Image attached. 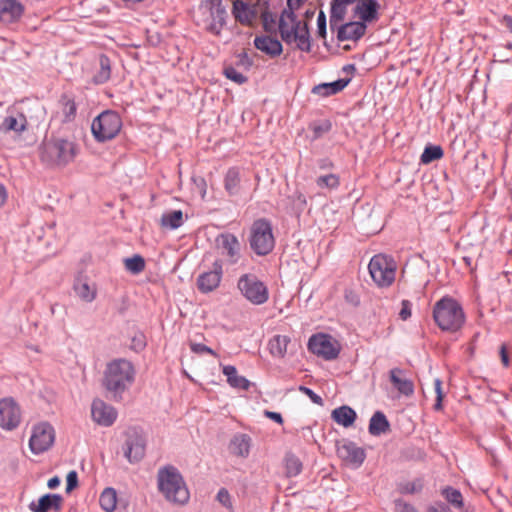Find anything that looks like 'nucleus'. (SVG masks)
<instances>
[{
  "label": "nucleus",
  "instance_id": "nucleus-57",
  "mask_svg": "<svg viewBox=\"0 0 512 512\" xmlns=\"http://www.w3.org/2000/svg\"><path fill=\"white\" fill-rule=\"evenodd\" d=\"M500 357H501L502 364L505 367H508L509 366V357H508V353H507V349H506V345L505 344H502L501 347H500Z\"/></svg>",
  "mask_w": 512,
  "mask_h": 512
},
{
  "label": "nucleus",
  "instance_id": "nucleus-52",
  "mask_svg": "<svg viewBox=\"0 0 512 512\" xmlns=\"http://www.w3.org/2000/svg\"><path fill=\"white\" fill-rule=\"evenodd\" d=\"M399 316L402 320H407L411 316V304L408 300L402 301V308Z\"/></svg>",
  "mask_w": 512,
  "mask_h": 512
},
{
  "label": "nucleus",
  "instance_id": "nucleus-50",
  "mask_svg": "<svg viewBox=\"0 0 512 512\" xmlns=\"http://www.w3.org/2000/svg\"><path fill=\"white\" fill-rule=\"evenodd\" d=\"M78 485V475L76 471H70L66 477V491L71 492Z\"/></svg>",
  "mask_w": 512,
  "mask_h": 512
},
{
  "label": "nucleus",
  "instance_id": "nucleus-38",
  "mask_svg": "<svg viewBox=\"0 0 512 512\" xmlns=\"http://www.w3.org/2000/svg\"><path fill=\"white\" fill-rule=\"evenodd\" d=\"M61 105V114L63 116V122H70L76 116V103L75 101L67 95H63L60 99Z\"/></svg>",
  "mask_w": 512,
  "mask_h": 512
},
{
  "label": "nucleus",
  "instance_id": "nucleus-59",
  "mask_svg": "<svg viewBox=\"0 0 512 512\" xmlns=\"http://www.w3.org/2000/svg\"><path fill=\"white\" fill-rule=\"evenodd\" d=\"M428 512H450V509L444 504H437L436 506L430 507Z\"/></svg>",
  "mask_w": 512,
  "mask_h": 512
},
{
  "label": "nucleus",
  "instance_id": "nucleus-32",
  "mask_svg": "<svg viewBox=\"0 0 512 512\" xmlns=\"http://www.w3.org/2000/svg\"><path fill=\"white\" fill-rule=\"evenodd\" d=\"M74 290L76 295L85 302H92L95 300L97 296V288L96 286L90 285L87 281H78L74 285Z\"/></svg>",
  "mask_w": 512,
  "mask_h": 512
},
{
  "label": "nucleus",
  "instance_id": "nucleus-58",
  "mask_svg": "<svg viewBox=\"0 0 512 512\" xmlns=\"http://www.w3.org/2000/svg\"><path fill=\"white\" fill-rule=\"evenodd\" d=\"M241 64L246 68L249 69L252 66V60L249 58L247 53L243 52L239 55Z\"/></svg>",
  "mask_w": 512,
  "mask_h": 512
},
{
  "label": "nucleus",
  "instance_id": "nucleus-9",
  "mask_svg": "<svg viewBox=\"0 0 512 512\" xmlns=\"http://www.w3.org/2000/svg\"><path fill=\"white\" fill-rule=\"evenodd\" d=\"M121 127L122 121L116 112L104 111L93 120L91 130L97 141L105 142L115 138Z\"/></svg>",
  "mask_w": 512,
  "mask_h": 512
},
{
  "label": "nucleus",
  "instance_id": "nucleus-42",
  "mask_svg": "<svg viewBox=\"0 0 512 512\" xmlns=\"http://www.w3.org/2000/svg\"><path fill=\"white\" fill-rule=\"evenodd\" d=\"M443 149L439 145H429L426 146L422 155H421V163L429 164L433 161L439 160L443 157Z\"/></svg>",
  "mask_w": 512,
  "mask_h": 512
},
{
  "label": "nucleus",
  "instance_id": "nucleus-15",
  "mask_svg": "<svg viewBox=\"0 0 512 512\" xmlns=\"http://www.w3.org/2000/svg\"><path fill=\"white\" fill-rule=\"evenodd\" d=\"M116 409L101 399H95L91 405V416L95 423L100 426L109 427L117 419Z\"/></svg>",
  "mask_w": 512,
  "mask_h": 512
},
{
  "label": "nucleus",
  "instance_id": "nucleus-39",
  "mask_svg": "<svg viewBox=\"0 0 512 512\" xmlns=\"http://www.w3.org/2000/svg\"><path fill=\"white\" fill-rule=\"evenodd\" d=\"M286 475L294 477L301 473L303 465L301 460L292 453H287L284 459Z\"/></svg>",
  "mask_w": 512,
  "mask_h": 512
},
{
  "label": "nucleus",
  "instance_id": "nucleus-43",
  "mask_svg": "<svg viewBox=\"0 0 512 512\" xmlns=\"http://www.w3.org/2000/svg\"><path fill=\"white\" fill-rule=\"evenodd\" d=\"M316 184L321 189H337L340 185V177L334 173L320 175L316 179Z\"/></svg>",
  "mask_w": 512,
  "mask_h": 512
},
{
  "label": "nucleus",
  "instance_id": "nucleus-20",
  "mask_svg": "<svg viewBox=\"0 0 512 512\" xmlns=\"http://www.w3.org/2000/svg\"><path fill=\"white\" fill-rule=\"evenodd\" d=\"M254 46L271 58L281 55L283 51L281 42L267 35L257 36L254 39Z\"/></svg>",
  "mask_w": 512,
  "mask_h": 512
},
{
  "label": "nucleus",
  "instance_id": "nucleus-62",
  "mask_svg": "<svg viewBox=\"0 0 512 512\" xmlns=\"http://www.w3.org/2000/svg\"><path fill=\"white\" fill-rule=\"evenodd\" d=\"M7 198V192L3 185H0V206L4 204Z\"/></svg>",
  "mask_w": 512,
  "mask_h": 512
},
{
  "label": "nucleus",
  "instance_id": "nucleus-2",
  "mask_svg": "<svg viewBox=\"0 0 512 512\" xmlns=\"http://www.w3.org/2000/svg\"><path fill=\"white\" fill-rule=\"evenodd\" d=\"M295 10L285 8L278 21V31L287 44L295 43L297 48L309 52L311 50L310 34L306 21H300Z\"/></svg>",
  "mask_w": 512,
  "mask_h": 512
},
{
  "label": "nucleus",
  "instance_id": "nucleus-61",
  "mask_svg": "<svg viewBox=\"0 0 512 512\" xmlns=\"http://www.w3.org/2000/svg\"><path fill=\"white\" fill-rule=\"evenodd\" d=\"M59 484H60V479L57 476L52 477L51 479H49L48 483H47V485H48V487L50 489H54V488L58 487Z\"/></svg>",
  "mask_w": 512,
  "mask_h": 512
},
{
  "label": "nucleus",
  "instance_id": "nucleus-45",
  "mask_svg": "<svg viewBox=\"0 0 512 512\" xmlns=\"http://www.w3.org/2000/svg\"><path fill=\"white\" fill-rule=\"evenodd\" d=\"M224 75L236 84H244L247 81V77L232 66L225 67Z\"/></svg>",
  "mask_w": 512,
  "mask_h": 512
},
{
  "label": "nucleus",
  "instance_id": "nucleus-23",
  "mask_svg": "<svg viewBox=\"0 0 512 512\" xmlns=\"http://www.w3.org/2000/svg\"><path fill=\"white\" fill-rule=\"evenodd\" d=\"M62 497L57 494H46L38 499L37 502H32L29 508L33 512H49L58 511L61 508Z\"/></svg>",
  "mask_w": 512,
  "mask_h": 512
},
{
  "label": "nucleus",
  "instance_id": "nucleus-60",
  "mask_svg": "<svg viewBox=\"0 0 512 512\" xmlns=\"http://www.w3.org/2000/svg\"><path fill=\"white\" fill-rule=\"evenodd\" d=\"M501 23L512 33V17L509 15H504Z\"/></svg>",
  "mask_w": 512,
  "mask_h": 512
},
{
  "label": "nucleus",
  "instance_id": "nucleus-18",
  "mask_svg": "<svg viewBox=\"0 0 512 512\" xmlns=\"http://www.w3.org/2000/svg\"><path fill=\"white\" fill-rule=\"evenodd\" d=\"M24 5L18 0H0V21L4 24L15 23L24 14Z\"/></svg>",
  "mask_w": 512,
  "mask_h": 512
},
{
  "label": "nucleus",
  "instance_id": "nucleus-27",
  "mask_svg": "<svg viewBox=\"0 0 512 512\" xmlns=\"http://www.w3.org/2000/svg\"><path fill=\"white\" fill-rule=\"evenodd\" d=\"M332 419L343 427H350L356 420V412L349 406H341L332 411Z\"/></svg>",
  "mask_w": 512,
  "mask_h": 512
},
{
  "label": "nucleus",
  "instance_id": "nucleus-44",
  "mask_svg": "<svg viewBox=\"0 0 512 512\" xmlns=\"http://www.w3.org/2000/svg\"><path fill=\"white\" fill-rule=\"evenodd\" d=\"M126 270L133 274H139L145 269V261L140 255H134L124 260Z\"/></svg>",
  "mask_w": 512,
  "mask_h": 512
},
{
  "label": "nucleus",
  "instance_id": "nucleus-53",
  "mask_svg": "<svg viewBox=\"0 0 512 512\" xmlns=\"http://www.w3.org/2000/svg\"><path fill=\"white\" fill-rule=\"evenodd\" d=\"M299 389L304 394H306L314 403H316V404L322 403V398L319 395H317L316 393H314V391H312L310 388L301 386Z\"/></svg>",
  "mask_w": 512,
  "mask_h": 512
},
{
  "label": "nucleus",
  "instance_id": "nucleus-48",
  "mask_svg": "<svg viewBox=\"0 0 512 512\" xmlns=\"http://www.w3.org/2000/svg\"><path fill=\"white\" fill-rule=\"evenodd\" d=\"M217 500L226 508L231 509L232 508V502L229 492L222 488L219 490L217 494Z\"/></svg>",
  "mask_w": 512,
  "mask_h": 512
},
{
  "label": "nucleus",
  "instance_id": "nucleus-5",
  "mask_svg": "<svg viewBox=\"0 0 512 512\" xmlns=\"http://www.w3.org/2000/svg\"><path fill=\"white\" fill-rule=\"evenodd\" d=\"M226 16L227 12L221 0H204L196 10L194 18L198 26L218 36L225 25Z\"/></svg>",
  "mask_w": 512,
  "mask_h": 512
},
{
  "label": "nucleus",
  "instance_id": "nucleus-40",
  "mask_svg": "<svg viewBox=\"0 0 512 512\" xmlns=\"http://www.w3.org/2000/svg\"><path fill=\"white\" fill-rule=\"evenodd\" d=\"M240 184V173L237 169L231 168L227 171L224 180L226 191L230 194H236Z\"/></svg>",
  "mask_w": 512,
  "mask_h": 512
},
{
  "label": "nucleus",
  "instance_id": "nucleus-47",
  "mask_svg": "<svg viewBox=\"0 0 512 512\" xmlns=\"http://www.w3.org/2000/svg\"><path fill=\"white\" fill-rule=\"evenodd\" d=\"M190 349L195 354L207 353V354H210V355H212L214 357H217V353L214 350H212L208 346H206L204 344H201V343L190 342Z\"/></svg>",
  "mask_w": 512,
  "mask_h": 512
},
{
  "label": "nucleus",
  "instance_id": "nucleus-13",
  "mask_svg": "<svg viewBox=\"0 0 512 512\" xmlns=\"http://www.w3.org/2000/svg\"><path fill=\"white\" fill-rule=\"evenodd\" d=\"M22 418V412L17 402L11 398L0 399V427L6 431L16 429Z\"/></svg>",
  "mask_w": 512,
  "mask_h": 512
},
{
  "label": "nucleus",
  "instance_id": "nucleus-1",
  "mask_svg": "<svg viewBox=\"0 0 512 512\" xmlns=\"http://www.w3.org/2000/svg\"><path fill=\"white\" fill-rule=\"evenodd\" d=\"M135 375L136 369L131 361L125 358L113 359L106 364L102 385L114 398H121L134 383Z\"/></svg>",
  "mask_w": 512,
  "mask_h": 512
},
{
  "label": "nucleus",
  "instance_id": "nucleus-10",
  "mask_svg": "<svg viewBox=\"0 0 512 512\" xmlns=\"http://www.w3.org/2000/svg\"><path fill=\"white\" fill-rule=\"evenodd\" d=\"M237 288L241 295L254 305H262L269 299L267 286L254 274L241 275L237 282Z\"/></svg>",
  "mask_w": 512,
  "mask_h": 512
},
{
  "label": "nucleus",
  "instance_id": "nucleus-36",
  "mask_svg": "<svg viewBox=\"0 0 512 512\" xmlns=\"http://www.w3.org/2000/svg\"><path fill=\"white\" fill-rule=\"evenodd\" d=\"M99 71L94 75L93 81L96 84H103L111 77V63L107 56L101 55L99 57Z\"/></svg>",
  "mask_w": 512,
  "mask_h": 512
},
{
  "label": "nucleus",
  "instance_id": "nucleus-14",
  "mask_svg": "<svg viewBox=\"0 0 512 512\" xmlns=\"http://www.w3.org/2000/svg\"><path fill=\"white\" fill-rule=\"evenodd\" d=\"M215 249L226 257L230 263H236L240 251V243L237 237L230 233H223L215 239Z\"/></svg>",
  "mask_w": 512,
  "mask_h": 512
},
{
  "label": "nucleus",
  "instance_id": "nucleus-34",
  "mask_svg": "<svg viewBox=\"0 0 512 512\" xmlns=\"http://www.w3.org/2000/svg\"><path fill=\"white\" fill-rule=\"evenodd\" d=\"M250 450V438L246 435H239L234 437L230 444V451L232 454L240 457H246Z\"/></svg>",
  "mask_w": 512,
  "mask_h": 512
},
{
  "label": "nucleus",
  "instance_id": "nucleus-4",
  "mask_svg": "<svg viewBox=\"0 0 512 512\" xmlns=\"http://www.w3.org/2000/svg\"><path fill=\"white\" fill-rule=\"evenodd\" d=\"M158 488L164 497L174 504L184 505L190 498L189 490L182 476L173 467L159 470Z\"/></svg>",
  "mask_w": 512,
  "mask_h": 512
},
{
  "label": "nucleus",
  "instance_id": "nucleus-11",
  "mask_svg": "<svg viewBox=\"0 0 512 512\" xmlns=\"http://www.w3.org/2000/svg\"><path fill=\"white\" fill-rule=\"evenodd\" d=\"M55 431L47 422H41L33 426L29 439V447L34 454L47 451L54 443Z\"/></svg>",
  "mask_w": 512,
  "mask_h": 512
},
{
  "label": "nucleus",
  "instance_id": "nucleus-33",
  "mask_svg": "<svg viewBox=\"0 0 512 512\" xmlns=\"http://www.w3.org/2000/svg\"><path fill=\"white\" fill-rule=\"evenodd\" d=\"M389 430V422L382 412H376L370 419L369 433L372 435H380Z\"/></svg>",
  "mask_w": 512,
  "mask_h": 512
},
{
  "label": "nucleus",
  "instance_id": "nucleus-25",
  "mask_svg": "<svg viewBox=\"0 0 512 512\" xmlns=\"http://www.w3.org/2000/svg\"><path fill=\"white\" fill-rule=\"evenodd\" d=\"M257 7L260 11V18L263 28L268 33H276L278 30L277 16L268 9V3L265 0H259Z\"/></svg>",
  "mask_w": 512,
  "mask_h": 512
},
{
  "label": "nucleus",
  "instance_id": "nucleus-56",
  "mask_svg": "<svg viewBox=\"0 0 512 512\" xmlns=\"http://www.w3.org/2000/svg\"><path fill=\"white\" fill-rule=\"evenodd\" d=\"M307 0H287V8L297 11Z\"/></svg>",
  "mask_w": 512,
  "mask_h": 512
},
{
  "label": "nucleus",
  "instance_id": "nucleus-49",
  "mask_svg": "<svg viewBox=\"0 0 512 512\" xmlns=\"http://www.w3.org/2000/svg\"><path fill=\"white\" fill-rule=\"evenodd\" d=\"M317 33L321 38L326 37V17L323 11H320L317 17Z\"/></svg>",
  "mask_w": 512,
  "mask_h": 512
},
{
  "label": "nucleus",
  "instance_id": "nucleus-19",
  "mask_svg": "<svg viewBox=\"0 0 512 512\" xmlns=\"http://www.w3.org/2000/svg\"><path fill=\"white\" fill-rule=\"evenodd\" d=\"M258 10L257 5L250 7L241 0H235L233 2L232 13L235 19L244 25H251L256 20Z\"/></svg>",
  "mask_w": 512,
  "mask_h": 512
},
{
  "label": "nucleus",
  "instance_id": "nucleus-46",
  "mask_svg": "<svg viewBox=\"0 0 512 512\" xmlns=\"http://www.w3.org/2000/svg\"><path fill=\"white\" fill-rule=\"evenodd\" d=\"M434 389L436 393V402L434 404V409L441 410L444 393L442 391V381L438 378L434 380Z\"/></svg>",
  "mask_w": 512,
  "mask_h": 512
},
{
  "label": "nucleus",
  "instance_id": "nucleus-22",
  "mask_svg": "<svg viewBox=\"0 0 512 512\" xmlns=\"http://www.w3.org/2000/svg\"><path fill=\"white\" fill-rule=\"evenodd\" d=\"M390 381L398 392L407 397L413 395L414 384L405 375V372L400 368H393L390 371Z\"/></svg>",
  "mask_w": 512,
  "mask_h": 512
},
{
  "label": "nucleus",
  "instance_id": "nucleus-55",
  "mask_svg": "<svg viewBox=\"0 0 512 512\" xmlns=\"http://www.w3.org/2000/svg\"><path fill=\"white\" fill-rule=\"evenodd\" d=\"M264 415H265L267 418H269V419H271V420L275 421V422H276V423H278V424H282V423H283V418H282V416H281V414H280V413L272 412V411H268V410H266V411H264Z\"/></svg>",
  "mask_w": 512,
  "mask_h": 512
},
{
  "label": "nucleus",
  "instance_id": "nucleus-31",
  "mask_svg": "<svg viewBox=\"0 0 512 512\" xmlns=\"http://www.w3.org/2000/svg\"><path fill=\"white\" fill-rule=\"evenodd\" d=\"M290 338L286 335H276L270 339L268 349L274 357L283 358L287 352Z\"/></svg>",
  "mask_w": 512,
  "mask_h": 512
},
{
  "label": "nucleus",
  "instance_id": "nucleus-7",
  "mask_svg": "<svg viewBox=\"0 0 512 512\" xmlns=\"http://www.w3.org/2000/svg\"><path fill=\"white\" fill-rule=\"evenodd\" d=\"M369 274L380 288L390 287L396 277L397 263L385 254L374 255L368 265Z\"/></svg>",
  "mask_w": 512,
  "mask_h": 512
},
{
  "label": "nucleus",
  "instance_id": "nucleus-64",
  "mask_svg": "<svg viewBox=\"0 0 512 512\" xmlns=\"http://www.w3.org/2000/svg\"><path fill=\"white\" fill-rule=\"evenodd\" d=\"M298 200L302 205H306V198L303 194L298 195Z\"/></svg>",
  "mask_w": 512,
  "mask_h": 512
},
{
  "label": "nucleus",
  "instance_id": "nucleus-51",
  "mask_svg": "<svg viewBox=\"0 0 512 512\" xmlns=\"http://www.w3.org/2000/svg\"><path fill=\"white\" fill-rule=\"evenodd\" d=\"M312 129H313V132H314V137L315 138H319L323 134H325L328 131H330L331 123L329 121H325V122H323V123H321L319 125H314Z\"/></svg>",
  "mask_w": 512,
  "mask_h": 512
},
{
  "label": "nucleus",
  "instance_id": "nucleus-63",
  "mask_svg": "<svg viewBox=\"0 0 512 512\" xmlns=\"http://www.w3.org/2000/svg\"><path fill=\"white\" fill-rule=\"evenodd\" d=\"M333 163L329 160H323L320 162L319 167L323 170L333 168Z\"/></svg>",
  "mask_w": 512,
  "mask_h": 512
},
{
  "label": "nucleus",
  "instance_id": "nucleus-29",
  "mask_svg": "<svg viewBox=\"0 0 512 512\" xmlns=\"http://www.w3.org/2000/svg\"><path fill=\"white\" fill-rule=\"evenodd\" d=\"M126 457L130 462L139 461L145 454V442L139 437L135 436L127 441Z\"/></svg>",
  "mask_w": 512,
  "mask_h": 512
},
{
  "label": "nucleus",
  "instance_id": "nucleus-8",
  "mask_svg": "<svg viewBox=\"0 0 512 512\" xmlns=\"http://www.w3.org/2000/svg\"><path fill=\"white\" fill-rule=\"evenodd\" d=\"M250 246L258 255H267L275 245L271 223L266 219H257L250 229Z\"/></svg>",
  "mask_w": 512,
  "mask_h": 512
},
{
  "label": "nucleus",
  "instance_id": "nucleus-16",
  "mask_svg": "<svg viewBox=\"0 0 512 512\" xmlns=\"http://www.w3.org/2000/svg\"><path fill=\"white\" fill-rule=\"evenodd\" d=\"M223 274L222 263L216 260L213 269L200 274L197 278V287L202 293H209L215 290L221 282Z\"/></svg>",
  "mask_w": 512,
  "mask_h": 512
},
{
  "label": "nucleus",
  "instance_id": "nucleus-6",
  "mask_svg": "<svg viewBox=\"0 0 512 512\" xmlns=\"http://www.w3.org/2000/svg\"><path fill=\"white\" fill-rule=\"evenodd\" d=\"M76 153V145L73 142L54 138L43 144L41 159L49 165L65 166L74 160Z\"/></svg>",
  "mask_w": 512,
  "mask_h": 512
},
{
  "label": "nucleus",
  "instance_id": "nucleus-28",
  "mask_svg": "<svg viewBox=\"0 0 512 512\" xmlns=\"http://www.w3.org/2000/svg\"><path fill=\"white\" fill-rule=\"evenodd\" d=\"M27 120L23 114H18L17 116L9 115L5 117L0 125L1 131L7 132H16L20 133L26 129Z\"/></svg>",
  "mask_w": 512,
  "mask_h": 512
},
{
  "label": "nucleus",
  "instance_id": "nucleus-41",
  "mask_svg": "<svg viewBox=\"0 0 512 512\" xmlns=\"http://www.w3.org/2000/svg\"><path fill=\"white\" fill-rule=\"evenodd\" d=\"M441 493L453 507L461 509L464 506L463 496L459 490L448 486L442 489Z\"/></svg>",
  "mask_w": 512,
  "mask_h": 512
},
{
  "label": "nucleus",
  "instance_id": "nucleus-24",
  "mask_svg": "<svg viewBox=\"0 0 512 512\" xmlns=\"http://www.w3.org/2000/svg\"><path fill=\"white\" fill-rule=\"evenodd\" d=\"M366 28V24L363 22H349L339 28L337 37L340 41H355L365 34Z\"/></svg>",
  "mask_w": 512,
  "mask_h": 512
},
{
  "label": "nucleus",
  "instance_id": "nucleus-21",
  "mask_svg": "<svg viewBox=\"0 0 512 512\" xmlns=\"http://www.w3.org/2000/svg\"><path fill=\"white\" fill-rule=\"evenodd\" d=\"M379 4L375 0H359L355 6V15L361 22H372L378 19Z\"/></svg>",
  "mask_w": 512,
  "mask_h": 512
},
{
  "label": "nucleus",
  "instance_id": "nucleus-54",
  "mask_svg": "<svg viewBox=\"0 0 512 512\" xmlns=\"http://www.w3.org/2000/svg\"><path fill=\"white\" fill-rule=\"evenodd\" d=\"M395 506L397 512H417L412 506L405 502L397 501Z\"/></svg>",
  "mask_w": 512,
  "mask_h": 512
},
{
  "label": "nucleus",
  "instance_id": "nucleus-12",
  "mask_svg": "<svg viewBox=\"0 0 512 512\" xmlns=\"http://www.w3.org/2000/svg\"><path fill=\"white\" fill-rule=\"evenodd\" d=\"M309 350L326 360L335 359L340 352L339 343L329 335L318 334L309 339Z\"/></svg>",
  "mask_w": 512,
  "mask_h": 512
},
{
  "label": "nucleus",
  "instance_id": "nucleus-26",
  "mask_svg": "<svg viewBox=\"0 0 512 512\" xmlns=\"http://www.w3.org/2000/svg\"><path fill=\"white\" fill-rule=\"evenodd\" d=\"M349 81V79H339L330 83H322L314 86L312 93L320 97H328L342 91L348 85Z\"/></svg>",
  "mask_w": 512,
  "mask_h": 512
},
{
  "label": "nucleus",
  "instance_id": "nucleus-37",
  "mask_svg": "<svg viewBox=\"0 0 512 512\" xmlns=\"http://www.w3.org/2000/svg\"><path fill=\"white\" fill-rule=\"evenodd\" d=\"M100 506L106 512H113L117 505V493L113 488H106L99 498Z\"/></svg>",
  "mask_w": 512,
  "mask_h": 512
},
{
  "label": "nucleus",
  "instance_id": "nucleus-3",
  "mask_svg": "<svg viewBox=\"0 0 512 512\" xmlns=\"http://www.w3.org/2000/svg\"><path fill=\"white\" fill-rule=\"evenodd\" d=\"M433 318L437 326L448 332H456L465 323V314L460 303L450 296L442 297L433 307Z\"/></svg>",
  "mask_w": 512,
  "mask_h": 512
},
{
  "label": "nucleus",
  "instance_id": "nucleus-35",
  "mask_svg": "<svg viewBox=\"0 0 512 512\" xmlns=\"http://www.w3.org/2000/svg\"><path fill=\"white\" fill-rule=\"evenodd\" d=\"M160 224L163 228L177 229L183 224V213L181 210H174L162 215Z\"/></svg>",
  "mask_w": 512,
  "mask_h": 512
},
{
  "label": "nucleus",
  "instance_id": "nucleus-30",
  "mask_svg": "<svg viewBox=\"0 0 512 512\" xmlns=\"http://www.w3.org/2000/svg\"><path fill=\"white\" fill-rule=\"evenodd\" d=\"M223 374L227 377V382L233 388L247 390L250 382L243 376L238 375L237 369L232 365H226L222 370Z\"/></svg>",
  "mask_w": 512,
  "mask_h": 512
},
{
  "label": "nucleus",
  "instance_id": "nucleus-17",
  "mask_svg": "<svg viewBox=\"0 0 512 512\" xmlns=\"http://www.w3.org/2000/svg\"><path fill=\"white\" fill-rule=\"evenodd\" d=\"M337 455L349 466L358 468L366 458L365 450L353 442H345L337 447Z\"/></svg>",
  "mask_w": 512,
  "mask_h": 512
}]
</instances>
